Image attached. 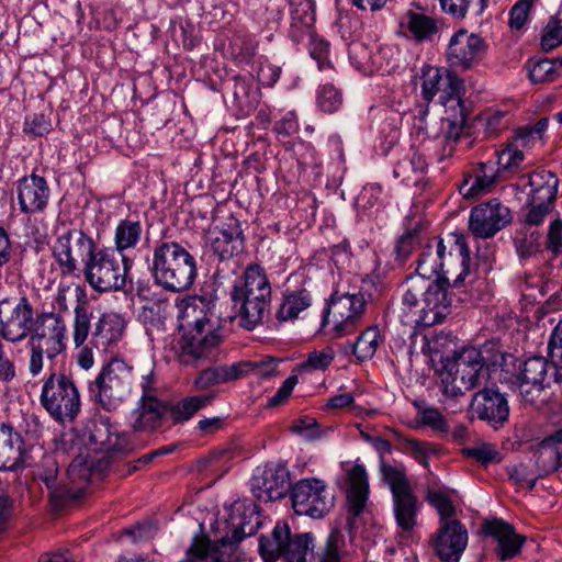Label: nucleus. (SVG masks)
Instances as JSON below:
<instances>
[{
  "mask_svg": "<svg viewBox=\"0 0 562 562\" xmlns=\"http://www.w3.org/2000/svg\"><path fill=\"white\" fill-rule=\"evenodd\" d=\"M210 246L221 260H227L245 249V235L240 221L229 215L221 226L211 232Z\"/></svg>",
  "mask_w": 562,
  "mask_h": 562,
  "instance_id": "a878e982",
  "label": "nucleus"
},
{
  "mask_svg": "<svg viewBox=\"0 0 562 562\" xmlns=\"http://www.w3.org/2000/svg\"><path fill=\"white\" fill-rule=\"evenodd\" d=\"M424 229L425 225L422 222H417L414 226L408 227L398 238L395 246L398 260L405 261L417 245H422L427 240L423 234Z\"/></svg>",
  "mask_w": 562,
  "mask_h": 562,
  "instance_id": "603ef678",
  "label": "nucleus"
},
{
  "mask_svg": "<svg viewBox=\"0 0 562 562\" xmlns=\"http://www.w3.org/2000/svg\"><path fill=\"white\" fill-rule=\"evenodd\" d=\"M126 323L117 313H103L91 331L90 345L98 350L108 351L123 338Z\"/></svg>",
  "mask_w": 562,
  "mask_h": 562,
  "instance_id": "c756f323",
  "label": "nucleus"
},
{
  "mask_svg": "<svg viewBox=\"0 0 562 562\" xmlns=\"http://www.w3.org/2000/svg\"><path fill=\"white\" fill-rule=\"evenodd\" d=\"M470 250L462 234L453 233L445 240L438 236L427 238L416 261L418 280L432 277L449 282L452 286L463 283L470 271Z\"/></svg>",
  "mask_w": 562,
  "mask_h": 562,
  "instance_id": "7ed1b4c3",
  "label": "nucleus"
},
{
  "mask_svg": "<svg viewBox=\"0 0 562 562\" xmlns=\"http://www.w3.org/2000/svg\"><path fill=\"white\" fill-rule=\"evenodd\" d=\"M314 536L311 532L289 535L284 543V559L286 562H313Z\"/></svg>",
  "mask_w": 562,
  "mask_h": 562,
  "instance_id": "c03bdc74",
  "label": "nucleus"
},
{
  "mask_svg": "<svg viewBox=\"0 0 562 562\" xmlns=\"http://www.w3.org/2000/svg\"><path fill=\"white\" fill-rule=\"evenodd\" d=\"M312 303L313 295L305 285L303 274L291 273L284 282L276 318L279 322H294L312 306Z\"/></svg>",
  "mask_w": 562,
  "mask_h": 562,
  "instance_id": "412c9836",
  "label": "nucleus"
},
{
  "mask_svg": "<svg viewBox=\"0 0 562 562\" xmlns=\"http://www.w3.org/2000/svg\"><path fill=\"white\" fill-rule=\"evenodd\" d=\"M513 355L504 353L493 347L477 349L467 347L456 352L445 362V372L441 382L443 393L450 397H458L481 384L486 371L508 372V364Z\"/></svg>",
  "mask_w": 562,
  "mask_h": 562,
  "instance_id": "f03ea898",
  "label": "nucleus"
},
{
  "mask_svg": "<svg viewBox=\"0 0 562 562\" xmlns=\"http://www.w3.org/2000/svg\"><path fill=\"white\" fill-rule=\"evenodd\" d=\"M271 292L265 269L257 263L247 266L231 293L241 327L252 330L262 322L270 306Z\"/></svg>",
  "mask_w": 562,
  "mask_h": 562,
  "instance_id": "20e7f679",
  "label": "nucleus"
},
{
  "mask_svg": "<svg viewBox=\"0 0 562 562\" xmlns=\"http://www.w3.org/2000/svg\"><path fill=\"white\" fill-rule=\"evenodd\" d=\"M442 11L456 19H463L469 12L480 15L487 0H439Z\"/></svg>",
  "mask_w": 562,
  "mask_h": 562,
  "instance_id": "864d4df0",
  "label": "nucleus"
},
{
  "mask_svg": "<svg viewBox=\"0 0 562 562\" xmlns=\"http://www.w3.org/2000/svg\"><path fill=\"white\" fill-rule=\"evenodd\" d=\"M469 412L495 429L504 426L509 417L507 398L498 390L484 387L473 394Z\"/></svg>",
  "mask_w": 562,
  "mask_h": 562,
  "instance_id": "5701e85b",
  "label": "nucleus"
},
{
  "mask_svg": "<svg viewBox=\"0 0 562 562\" xmlns=\"http://www.w3.org/2000/svg\"><path fill=\"white\" fill-rule=\"evenodd\" d=\"M538 476L543 477L562 467V428L546 437L536 451Z\"/></svg>",
  "mask_w": 562,
  "mask_h": 562,
  "instance_id": "f704fd0d",
  "label": "nucleus"
},
{
  "mask_svg": "<svg viewBox=\"0 0 562 562\" xmlns=\"http://www.w3.org/2000/svg\"><path fill=\"white\" fill-rule=\"evenodd\" d=\"M450 104L443 106L447 116L442 119L443 138L448 143L445 147V157L452 155L451 144L458 142L467 124V108L463 99H450Z\"/></svg>",
  "mask_w": 562,
  "mask_h": 562,
  "instance_id": "c9c22d12",
  "label": "nucleus"
},
{
  "mask_svg": "<svg viewBox=\"0 0 562 562\" xmlns=\"http://www.w3.org/2000/svg\"><path fill=\"white\" fill-rule=\"evenodd\" d=\"M540 0H518L508 12V26L513 31H521L530 20L536 3Z\"/></svg>",
  "mask_w": 562,
  "mask_h": 562,
  "instance_id": "13d9d810",
  "label": "nucleus"
},
{
  "mask_svg": "<svg viewBox=\"0 0 562 562\" xmlns=\"http://www.w3.org/2000/svg\"><path fill=\"white\" fill-rule=\"evenodd\" d=\"M290 528L286 524H277L272 530L271 537H261L259 540V551L265 562L274 560L284 554V543L289 540Z\"/></svg>",
  "mask_w": 562,
  "mask_h": 562,
  "instance_id": "49530a36",
  "label": "nucleus"
},
{
  "mask_svg": "<svg viewBox=\"0 0 562 562\" xmlns=\"http://www.w3.org/2000/svg\"><path fill=\"white\" fill-rule=\"evenodd\" d=\"M485 49L486 45L481 36L460 30L450 38L446 56L451 67L467 70L483 59Z\"/></svg>",
  "mask_w": 562,
  "mask_h": 562,
  "instance_id": "4be33fe9",
  "label": "nucleus"
},
{
  "mask_svg": "<svg viewBox=\"0 0 562 562\" xmlns=\"http://www.w3.org/2000/svg\"><path fill=\"white\" fill-rule=\"evenodd\" d=\"M381 473L392 493L396 525L402 533L411 535L417 525L419 512L417 496L414 494L403 470L382 462Z\"/></svg>",
  "mask_w": 562,
  "mask_h": 562,
  "instance_id": "4468645a",
  "label": "nucleus"
},
{
  "mask_svg": "<svg viewBox=\"0 0 562 562\" xmlns=\"http://www.w3.org/2000/svg\"><path fill=\"white\" fill-rule=\"evenodd\" d=\"M394 49L392 46H379L375 52L371 53V66L382 74L391 72L396 67V58L394 57Z\"/></svg>",
  "mask_w": 562,
  "mask_h": 562,
  "instance_id": "774afa93",
  "label": "nucleus"
},
{
  "mask_svg": "<svg viewBox=\"0 0 562 562\" xmlns=\"http://www.w3.org/2000/svg\"><path fill=\"white\" fill-rule=\"evenodd\" d=\"M156 284L171 292L188 290L196 277L195 258L179 243L160 241L150 266Z\"/></svg>",
  "mask_w": 562,
  "mask_h": 562,
  "instance_id": "39448f33",
  "label": "nucleus"
},
{
  "mask_svg": "<svg viewBox=\"0 0 562 562\" xmlns=\"http://www.w3.org/2000/svg\"><path fill=\"white\" fill-rule=\"evenodd\" d=\"M462 452L467 458H471L482 465H487L501 460L498 451L492 443H477L473 447L463 448Z\"/></svg>",
  "mask_w": 562,
  "mask_h": 562,
  "instance_id": "69168bd1",
  "label": "nucleus"
},
{
  "mask_svg": "<svg viewBox=\"0 0 562 562\" xmlns=\"http://www.w3.org/2000/svg\"><path fill=\"white\" fill-rule=\"evenodd\" d=\"M382 337L376 326H370L364 329L351 345L352 353L358 361L370 360L376 352Z\"/></svg>",
  "mask_w": 562,
  "mask_h": 562,
  "instance_id": "de8ad7c7",
  "label": "nucleus"
},
{
  "mask_svg": "<svg viewBox=\"0 0 562 562\" xmlns=\"http://www.w3.org/2000/svg\"><path fill=\"white\" fill-rule=\"evenodd\" d=\"M143 225L140 221L134 218L121 220L113 235L114 250L116 254L125 256L127 250L135 249L143 237Z\"/></svg>",
  "mask_w": 562,
  "mask_h": 562,
  "instance_id": "a19ab883",
  "label": "nucleus"
},
{
  "mask_svg": "<svg viewBox=\"0 0 562 562\" xmlns=\"http://www.w3.org/2000/svg\"><path fill=\"white\" fill-rule=\"evenodd\" d=\"M98 244L81 228L64 229L53 246V257L56 260L63 277H79L82 267L98 249Z\"/></svg>",
  "mask_w": 562,
  "mask_h": 562,
  "instance_id": "ddd939ff",
  "label": "nucleus"
},
{
  "mask_svg": "<svg viewBox=\"0 0 562 562\" xmlns=\"http://www.w3.org/2000/svg\"><path fill=\"white\" fill-rule=\"evenodd\" d=\"M21 436L10 424L0 423V465L15 468L21 460Z\"/></svg>",
  "mask_w": 562,
  "mask_h": 562,
  "instance_id": "79ce46f5",
  "label": "nucleus"
},
{
  "mask_svg": "<svg viewBox=\"0 0 562 562\" xmlns=\"http://www.w3.org/2000/svg\"><path fill=\"white\" fill-rule=\"evenodd\" d=\"M428 169V162L423 153L417 149H413L407 158L400 160L393 170L395 178L409 180L408 171L412 170L415 173H424Z\"/></svg>",
  "mask_w": 562,
  "mask_h": 562,
  "instance_id": "4d7b16f0",
  "label": "nucleus"
},
{
  "mask_svg": "<svg viewBox=\"0 0 562 562\" xmlns=\"http://www.w3.org/2000/svg\"><path fill=\"white\" fill-rule=\"evenodd\" d=\"M425 291V281L411 277L407 280V289L402 296L400 318L404 325H422V312L418 308L419 297Z\"/></svg>",
  "mask_w": 562,
  "mask_h": 562,
  "instance_id": "ea45409f",
  "label": "nucleus"
},
{
  "mask_svg": "<svg viewBox=\"0 0 562 562\" xmlns=\"http://www.w3.org/2000/svg\"><path fill=\"white\" fill-rule=\"evenodd\" d=\"M305 43L308 46L310 55L316 60L318 69L324 70L330 67L328 59L329 43L314 33L311 37H306Z\"/></svg>",
  "mask_w": 562,
  "mask_h": 562,
  "instance_id": "338daca9",
  "label": "nucleus"
},
{
  "mask_svg": "<svg viewBox=\"0 0 562 562\" xmlns=\"http://www.w3.org/2000/svg\"><path fill=\"white\" fill-rule=\"evenodd\" d=\"M422 97L427 102L439 94L442 106L450 104V99H462L463 80L453 71L426 65L422 68Z\"/></svg>",
  "mask_w": 562,
  "mask_h": 562,
  "instance_id": "6ab92c4d",
  "label": "nucleus"
},
{
  "mask_svg": "<svg viewBox=\"0 0 562 562\" xmlns=\"http://www.w3.org/2000/svg\"><path fill=\"white\" fill-rule=\"evenodd\" d=\"M504 176L493 160L479 162L471 173L464 177L460 192L465 198H474L490 192Z\"/></svg>",
  "mask_w": 562,
  "mask_h": 562,
  "instance_id": "2f4dec72",
  "label": "nucleus"
},
{
  "mask_svg": "<svg viewBox=\"0 0 562 562\" xmlns=\"http://www.w3.org/2000/svg\"><path fill=\"white\" fill-rule=\"evenodd\" d=\"M518 221L520 228L516 231L514 245L520 258H530L538 254L542 246L544 247V239L539 231L543 224H529L526 221V212L522 211H520Z\"/></svg>",
  "mask_w": 562,
  "mask_h": 562,
  "instance_id": "4c0bfd02",
  "label": "nucleus"
},
{
  "mask_svg": "<svg viewBox=\"0 0 562 562\" xmlns=\"http://www.w3.org/2000/svg\"><path fill=\"white\" fill-rule=\"evenodd\" d=\"M521 180H527L525 187L528 188L521 207L526 212V221L529 224H543L555 209L560 180L553 171L547 169L525 173Z\"/></svg>",
  "mask_w": 562,
  "mask_h": 562,
  "instance_id": "9b49d317",
  "label": "nucleus"
},
{
  "mask_svg": "<svg viewBox=\"0 0 562 562\" xmlns=\"http://www.w3.org/2000/svg\"><path fill=\"white\" fill-rule=\"evenodd\" d=\"M252 495L263 503L283 498L290 491V472L282 462L257 468L249 480Z\"/></svg>",
  "mask_w": 562,
  "mask_h": 562,
  "instance_id": "a211bd4d",
  "label": "nucleus"
},
{
  "mask_svg": "<svg viewBox=\"0 0 562 562\" xmlns=\"http://www.w3.org/2000/svg\"><path fill=\"white\" fill-rule=\"evenodd\" d=\"M178 318L180 336L173 344L177 361L195 368L211 360L221 336L210 302L201 296L182 300Z\"/></svg>",
  "mask_w": 562,
  "mask_h": 562,
  "instance_id": "f257e3e1",
  "label": "nucleus"
},
{
  "mask_svg": "<svg viewBox=\"0 0 562 562\" xmlns=\"http://www.w3.org/2000/svg\"><path fill=\"white\" fill-rule=\"evenodd\" d=\"M90 441L98 447V450L110 454H127L137 448V443L127 434L113 432L108 420L94 424L90 432Z\"/></svg>",
  "mask_w": 562,
  "mask_h": 562,
  "instance_id": "473e14b6",
  "label": "nucleus"
},
{
  "mask_svg": "<svg viewBox=\"0 0 562 562\" xmlns=\"http://www.w3.org/2000/svg\"><path fill=\"white\" fill-rule=\"evenodd\" d=\"M49 193L45 178L35 173L25 176L16 182L19 206L25 214L43 212L48 204Z\"/></svg>",
  "mask_w": 562,
  "mask_h": 562,
  "instance_id": "c85d7f7f",
  "label": "nucleus"
},
{
  "mask_svg": "<svg viewBox=\"0 0 562 562\" xmlns=\"http://www.w3.org/2000/svg\"><path fill=\"white\" fill-rule=\"evenodd\" d=\"M248 367L247 363H232L207 368L198 374L193 385L196 390H206L217 384L238 380L247 374Z\"/></svg>",
  "mask_w": 562,
  "mask_h": 562,
  "instance_id": "58836bf2",
  "label": "nucleus"
},
{
  "mask_svg": "<svg viewBox=\"0 0 562 562\" xmlns=\"http://www.w3.org/2000/svg\"><path fill=\"white\" fill-rule=\"evenodd\" d=\"M512 222V212L499 200L492 199L472 207L469 231L476 238H491Z\"/></svg>",
  "mask_w": 562,
  "mask_h": 562,
  "instance_id": "aec40b11",
  "label": "nucleus"
},
{
  "mask_svg": "<svg viewBox=\"0 0 562 562\" xmlns=\"http://www.w3.org/2000/svg\"><path fill=\"white\" fill-rule=\"evenodd\" d=\"M549 120L542 117L532 125H526L517 130L514 144H518L519 148L532 147L537 143H541L544 132L548 128Z\"/></svg>",
  "mask_w": 562,
  "mask_h": 562,
  "instance_id": "5fc2aeb1",
  "label": "nucleus"
},
{
  "mask_svg": "<svg viewBox=\"0 0 562 562\" xmlns=\"http://www.w3.org/2000/svg\"><path fill=\"white\" fill-rule=\"evenodd\" d=\"M483 532L497 541L496 554L499 560L512 559L520 552L525 537L515 532L513 526L501 519L486 520Z\"/></svg>",
  "mask_w": 562,
  "mask_h": 562,
  "instance_id": "7c9ffc66",
  "label": "nucleus"
},
{
  "mask_svg": "<svg viewBox=\"0 0 562 562\" xmlns=\"http://www.w3.org/2000/svg\"><path fill=\"white\" fill-rule=\"evenodd\" d=\"M544 250L552 257L561 256L559 270L562 271V220L557 217L550 221L544 236Z\"/></svg>",
  "mask_w": 562,
  "mask_h": 562,
  "instance_id": "bf43d9fd",
  "label": "nucleus"
},
{
  "mask_svg": "<svg viewBox=\"0 0 562 562\" xmlns=\"http://www.w3.org/2000/svg\"><path fill=\"white\" fill-rule=\"evenodd\" d=\"M91 318L92 311L86 294L81 291L74 308L72 340L76 347H80L87 341L91 330Z\"/></svg>",
  "mask_w": 562,
  "mask_h": 562,
  "instance_id": "a18cd8bd",
  "label": "nucleus"
},
{
  "mask_svg": "<svg viewBox=\"0 0 562 562\" xmlns=\"http://www.w3.org/2000/svg\"><path fill=\"white\" fill-rule=\"evenodd\" d=\"M540 45L544 52H550L562 45V22L558 15L550 16L543 27Z\"/></svg>",
  "mask_w": 562,
  "mask_h": 562,
  "instance_id": "680f3d73",
  "label": "nucleus"
},
{
  "mask_svg": "<svg viewBox=\"0 0 562 562\" xmlns=\"http://www.w3.org/2000/svg\"><path fill=\"white\" fill-rule=\"evenodd\" d=\"M232 530L231 533H226L221 540L220 543L225 547L228 544H234L240 542L246 537L252 536L257 532L258 521L256 524H251V521L246 520V512L243 515H239L238 521H236V517L232 516ZM258 520V517H256Z\"/></svg>",
  "mask_w": 562,
  "mask_h": 562,
  "instance_id": "6e6d98bb",
  "label": "nucleus"
},
{
  "mask_svg": "<svg viewBox=\"0 0 562 562\" xmlns=\"http://www.w3.org/2000/svg\"><path fill=\"white\" fill-rule=\"evenodd\" d=\"M57 474L58 467L56 461L50 458L46 459L38 472V479L48 488L50 498L58 503L79 498L82 495L83 484L90 475L88 468L77 461L70 463L67 470V475L70 480L69 484L58 483Z\"/></svg>",
  "mask_w": 562,
  "mask_h": 562,
  "instance_id": "f3484780",
  "label": "nucleus"
},
{
  "mask_svg": "<svg viewBox=\"0 0 562 562\" xmlns=\"http://www.w3.org/2000/svg\"><path fill=\"white\" fill-rule=\"evenodd\" d=\"M29 372L36 376L43 371L44 356L52 360L66 349L67 326L55 313L37 314V323L27 337Z\"/></svg>",
  "mask_w": 562,
  "mask_h": 562,
  "instance_id": "0eeeda50",
  "label": "nucleus"
},
{
  "mask_svg": "<svg viewBox=\"0 0 562 562\" xmlns=\"http://www.w3.org/2000/svg\"><path fill=\"white\" fill-rule=\"evenodd\" d=\"M497 160L494 161L504 177L518 171L525 160V154L518 144L509 142L504 148L496 151Z\"/></svg>",
  "mask_w": 562,
  "mask_h": 562,
  "instance_id": "3c124183",
  "label": "nucleus"
},
{
  "mask_svg": "<svg viewBox=\"0 0 562 562\" xmlns=\"http://www.w3.org/2000/svg\"><path fill=\"white\" fill-rule=\"evenodd\" d=\"M443 22L423 10H407L400 21L401 34L417 44L431 43L441 33Z\"/></svg>",
  "mask_w": 562,
  "mask_h": 562,
  "instance_id": "bb28decb",
  "label": "nucleus"
},
{
  "mask_svg": "<svg viewBox=\"0 0 562 562\" xmlns=\"http://www.w3.org/2000/svg\"><path fill=\"white\" fill-rule=\"evenodd\" d=\"M508 112L499 109H487L480 115V122L484 126L488 137L496 136L508 125Z\"/></svg>",
  "mask_w": 562,
  "mask_h": 562,
  "instance_id": "052dcab7",
  "label": "nucleus"
},
{
  "mask_svg": "<svg viewBox=\"0 0 562 562\" xmlns=\"http://www.w3.org/2000/svg\"><path fill=\"white\" fill-rule=\"evenodd\" d=\"M336 352L331 347H325L321 350H313L306 355L304 361L299 363L293 372L312 373L327 370L335 360Z\"/></svg>",
  "mask_w": 562,
  "mask_h": 562,
  "instance_id": "8fccbe9b",
  "label": "nucleus"
},
{
  "mask_svg": "<svg viewBox=\"0 0 562 562\" xmlns=\"http://www.w3.org/2000/svg\"><path fill=\"white\" fill-rule=\"evenodd\" d=\"M133 367L126 361L113 358L90 382L88 391L90 398L103 409H116L126 401L132 391Z\"/></svg>",
  "mask_w": 562,
  "mask_h": 562,
  "instance_id": "6e6552de",
  "label": "nucleus"
},
{
  "mask_svg": "<svg viewBox=\"0 0 562 562\" xmlns=\"http://www.w3.org/2000/svg\"><path fill=\"white\" fill-rule=\"evenodd\" d=\"M40 403L49 417L59 425L72 424L81 412V395L74 379L63 372H50L44 378Z\"/></svg>",
  "mask_w": 562,
  "mask_h": 562,
  "instance_id": "423d86ee",
  "label": "nucleus"
},
{
  "mask_svg": "<svg viewBox=\"0 0 562 562\" xmlns=\"http://www.w3.org/2000/svg\"><path fill=\"white\" fill-rule=\"evenodd\" d=\"M234 95L240 105L254 109L259 102V91L252 88L251 83L241 77L235 78Z\"/></svg>",
  "mask_w": 562,
  "mask_h": 562,
  "instance_id": "0e129e2a",
  "label": "nucleus"
},
{
  "mask_svg": "<svg viewBox=\"0 0 562 562\" xmlns=\"http://www.w3.org/2000/svg\"><path fill=\"white\" fill-rule=\"evenodd\" d=\"M368 473L362 464H353L346 470V496L349 513L358 517L369 497Z\"/></svg>",
  "mask_w": 562,
  "mask_h": 562,
  "instance_id": "72a5a7b5",
  "label": "nucleus"
},
{
  "mask_svg": "<svg viewBox=\"0 0 562 562\" xmlns=\"http://www.w3.org/2000/svg\"><path fill=\"white\" fill-rule=\"evenodd\" d=\"M427 501L432 507L436 508L440 516L439 526L445 521H458L453 518L456 516V507L447 495L436 491L429 492L427 495Z\"/></svg>",
  "mask_w": 562,
  "mask_h": 562,
  "instance_id": "e2e57ef3",
  "label": "nucleus"
},
{
  "mask_svg": "<svg viewBox=\"0 0 562 562\" xmlns=\"http://www.w3.org/2000/svg\"><path fill=\"white\" fill-rule=\"evenodd\" d=\"M450 285H452V280L449 282L442 279H437L434 282L425 280V291L423 293L425 305L420 308L422 326L429 327L439 324L447 317L451 305V297L448 293Z\"/></svg>",
  "mask_w": 562,
  "mask_h": 562,
  "instance_id": "393cba45",
  "label": "nucleus"
},
{
  "mask_svg": "<svg viewBox=\"0 0 562 562\" xmlns=\"http://www.w3.org/2000/svg\"><path fill=\"white\" fill-rule=\"evenodd\" d=\"M468 540V530L461 521H445L432 536L431 546L441 562H459Z\"/></svg>",
  "mask_w": 562,
  "mask_h": 562,
  "instance_id": "b1692460",
  "label": "nucleus"
},
{
  "mask_svg": "<svg viewBox=\"0 0 562 562\" xmlns=\"http://www.w3.org/2000/svg\"><path fill=\"white\" fill-rule=\"evenodd\" d=\"M215 395L212 393L187 396L168 406V413L175 424H182L191 419L196 412L210 405Z\"/></svg>",
  "mask_w": 562,
  "mask_h": 562,
  "instance_id": "37998d69",
  "label": "nucleus"
},
{
  "mask_svg": "<svg viewBox=\"0 0 562 562\" xmlns=\"http://www.w3.org/2000/svg\"><path fill=\"white\" fill-rule=\"evenodd\" d=\"M168 414V405L157 396H140L128 415V424L135 432H153L160 428Z\"/></svg>",
  "mask_w": 562,
  "mask_h": 562,
  "instance_id": "cd10ccee",
  "label": "nucleus"
},
{
  "mask_svg": "<svg viewBox=\"0 0 562 562\" xmlns=\"http://www.w3.org/2000/svg\"><path fill=\"white\" fill-rule=\"evenodd\" d=\"M510 366H513L512 375L510 378L505 375L504 379L509 380L518 390L522 401L529 405H535L544 389L550 385L549 373L554 375L558 373L557 367L540 356L519 361L513 357L507 368ZM504 373H510V369Z\"/></svg>",
  "mask_w": 562,
  "mask_h": 562,
  "instance_id": "f8f14e48",
  "label": "nucleus"
},
{
  "mask_svg": "<svg viewBox=\"0 0 562 562\" xmlns=\"http://www.w3.org/2000/svg\"><path fill=\"white\" fill-rule=\"evenodd\" d=\"M37 323V315L26 296L0 301V336L11 344L25 340Z\"/></svg>",
  "mask_w": 562,
  "mask_h": 562,
  "instance_id": "2eb2a0df",
  "label": "nucleus"
},
{
  "mask_svg": "<svg viewBox=\"0 0 562 562\" xmlns=\"http://www.w3.org/2000/svg\"><path fill=\"white\" fill-rule=\"evenodd\" d=\"M367 308V299L362 292H341L336 290L326 302L322 316V328L331 325L334 338L353 334L362 324Z\"/></svg>",
  "mask_w": 562,
  "mask_h": 562,
  "instance_id": "1a4fd4ad",
  "label": "nucleus"
},
{
  "mask_svg": "<svg viewBox=\"0 0 562 562\" xmlns=\"http://www.w3.org/2000/svg\"><path fill=\"white\" fill-rule=\"evenodd\" d=\"M292 507L297 515L321 519L334 507V496L319 479H302L291 488Z\"/></svg>",
  "mask_w": 562,
  "mask_h": 562,
  "instance_id": "dca6fc26",
  "label": "nucleus"
},
{
  "mask_svg": "<svg viewBox=\"0 0 562 562\" xmlns=\"http://www.w3.org/2000/svg\"><path fill=\"white\" fill-rule=\"evenodd\" d=\"M283 10V0H247V13L262 30H278Z\"/></svg>",
  "mask_w": 562,
  "mask_h": 562,
  "instance_id": "e433bc0d",
  "label": "nucleus"
},
{
  "mask_svg": "<svg viewBox=\"0 0 562 562\" xmlns=\"http://www.w3.org/2000/svg\"><path fill=\"white\" fill-rule=\"evenodd\" d=\"M130 260L111 247H99L81 271L86 282L98 292L121 291L125 288Z\"/></svg>",
  "mask_w": 562,
  "mask_h": 562,
  "instance_id": "9d476101",
  "label": "nucleus"
},
{
  "mask_svg": "<svg viewBox=\"0 0 562 562\" xmlns=\"http://www.w3.org/2000/svg\"><path fill=\"white\" fill-rule=\"evenodd\" d=\"M169 304L167 301H155L142 307L139 318L146 326L148 334L165 331Z\"/></svg>",
  "mask_w": 562,
  "mask_h": 562,
  "instance_id": "09e8293b",
  "label": "nucleus"
}]
</instances>
